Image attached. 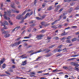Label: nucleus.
Here are the masks:
<instances>
[{
	"label": "nucleus",
	"instance_id": "f257e3e1",
	"mask_svg": "<svg viewBox=\"0 0 79 79\" xmlns=\"http://www.w3.org/2000/svg\"><path fill=\"white\" fill-rule=\"evenodd\" d=\"M10 13H11V10L7 11V12H4V14L3 15V16L5 19H6V20H9L10 19V18L9 17H7L6 16L8 15V14H10Z\"/></svg>",
	"mask_w": 79,
	"mask_h": 79
},
{
	"label": "nucleus",
	"instance_id": "f03ea898",
	"mask_svg": "<svg viewBox=\"0 0 79 79\" xmlns=\"http://www.w3.org/2000/svg\"><path fill=\"white\" fill-rule=\"evenodd\" d=\"M23 17V16H22L21 15H18L16 17V19H18V20H20L21 18Z\"/></svg>",
	"mask_w": 79,
	"mask_h": 79
},
{
	"label": "nucleus",
	"instance_id": "7ed1b4c3",
	"mask_svg": "<svg viewBox=\"0 0 79 79\" xmlns=\"http://www.w3.org/2000/svg\"><path fill=\"white\" fill-rule=\"evenodd\" d=\"M43 37V35H37L36 38L38 39V40H40L42 39V38Z\"/></svg>",
	"mask_w": 79,
	"mask_h": 79
},
{
	"label": "nucleus",
	"instance_id": "20e7f679",
	"mask_svg": "<svg viewBox=\"0 0 79 79\" xmlns=\"http://www.w3.org/2000/svg\"><path fill=\"white\" fill-rule=\"evenodd\" d=\"M61 17L60 16V18L59 19L55 21L54 22L51 23L52 25H54V24H55L56 23V22H57V21H60L61 19Z\"/></svg>",
	"mask_w": 79,
	"mask_h": 79
},
{
	"label": "nucleus",
	"instance_id": "39448f33",
	"mask_svg": "<svg viewBox=\"0 0 79 79\" xmlns=\"http://www.w3.org/2000/svg\"><path fill=\"white\" fill-rule=\"evenodd\" d=\"M21 66H25L27 64V60H26L24 61H22Z\"/></svg>",
	"mask_w": 79,
	"mask_h": 79
},
{
	"label": "nucleus",
	"instance_id": "423d86ee",
	"mask_svg": "<svg viewBox=\"0 0 79 79\" xmlns=\"http://www.w3.org/2000/svg\"><path fill=\"white\" fill-rule=\"evenodd\" d=\"M53 55L52 53H50V54H46L44 55L45 57H47V58H48V57H49V56H52V55Z\"/></svg>",
	"mask_w": 79,
	"mask_h": 79
},
{
	"label": "nucleus",
	"instance_id": "0eeeda50",
	"mask_svg": "<svg viewBox=\"0 0 79 79\" xmlns=\"http://www.w3.org/2000/svg\"><path fill=\"white\" fill-rule=\"evenodd\" d=\"M29 15H30V13H29V12L27 13L25 15L24 18H23V19H26L27 17L28 16H29Z\"/></svg>",
	"mask_w": 79,
	"mask_h": 79
},
{
	"label": "nucleus",
	"instance_id": "6e6552de",
	"mask_svg": "<svg viewBox=\"0 0 79 79\" xmlns=\"http://www.w3.org/2000/svg\"><path fill=\"white\" fill-rule=\"evenodd\" d=\"M10 36V34H9V33L5 34L4 35V37H6V38H7V37H9Z\"/></svg>",
	"mask_w": 79,
	"mask_h": 79
},
{
	"label": "nucleus",
	"instance_id": "1a4fd4ad",
	"mask_svg": "<svg viewBox=\"0 0 79 79\" xmlns=\"http://www.w3.org/2000/svg\"><path fill=\"white\" fill-rule=\"evenodd\" d=\"M73 7H71L68 10V11L69 13H71V11H73Z\"/></svg>",
	"mask_w": 79,
	"mask_h": 79
},
{
	"label": "nucleus",
	"instance_id": "9d476101",
	"mask_svg": "<svg viewBox=\"0 0 79 79\" xmlns=\"http://www.w3.org/2000/svg\"><path fill=\"white\" fill-rule=\"evenodd\" d=\"M11 7L13 8H15V6L14 3H12L11 4Z\"/></svg>",
	"mask_w": 79,
	"mask_h": 79
},
{
	"label": "nucleus",
	"instance_id": "9b49d317",
	"mask_svg": "<svg viewBox=\"0 0 79 79\" xmlns=\"http://www.w3.org/2000/svg\"><path fill=\"white\" fill-rule=\"evenodd\" d=\"M14 44L15 45V46H18L20 44L18 42H16V43H15Z\"/></svg>",
	"mask_w": 79,
	"mask_h": 79
},
{
	"label": "nucleus",
	"instance_id": "f8f14e48",
	"mask_svg": "<svg viewBox=\"0 0 79 79\" xmlns=\"http://www.w3.org/2000/svg\"><path fill=\"white\" fill-rule=\"evenodd\" d=\"M77 40V38H73V39L71 40V41H72V42H73L76 41Z\"/></svg>",
	"mask_w": 79,
	"mask_h": 79
},
{
	"label": "nucleus",
	"instance_id": "ddd939ff",
	"mask_svg": "<svg viewBox=\"0 0 79 79\" xmlns=\"http://www.w3.org/2000/svg\"><path fill=\"white\" fill-rule=\"evenodd\" d=\"M42 56H40L39 57H38L36 59V60H34V61H38V60L39 59H40V58H42Z\"/></svg>",
	"mask_w": 79,
	"mask_h": 79
},
{
	"label": "nucleus",
	"instance_id": "4468645a",
	"mask_svg": "<svg viewBox=\"0 0 79 79\" xmlns=\"http://www.w3.org/2000/svg\"><path fill=\"white\" fill-rule=\"evenodd\" d=\"M52 6H51L48 8V11H50V10H52Z\"/></svg>",
	"mask_w": 79,
	"mask_h": 79
},
{
	"label": "nucleus",
	"instance_id": "2eb2a0df",
	"mask_svg": "<svg viewBox=\"0 0 79 79\" xmlns=\"http://www.w3.org/2000/svg\"><path fill=\"white\" fill-rule=\"evenodd\" d=\"M30 23L31 24H35V21L34 20H32L30 22Z\"/></svg>",
	"mask_w": 79,
	"mask_h": 79
},
{
	"label": "nucleus",
	"instance_id": "dca6fc26",
	"mask_svg": "<svg viewBox=\"0 0 79 79\" xmlns=\"http://www.w3.org/2000/svg\"><path fill=\"white\" fill-rule=\"evenodd\" d=\"M50 39H51V38L48 37L47 38V40H48V42H50Z\"/></svg>",
	"mask_w": 79,
	"mask_h": 79
},
{
	"label": "nucleus",
	"instance_id": "f3484780",
	"mask_svg": "<svg viewBox=\"0 0 79 79\" xmlns=\"http://www.w3.org/2000/svg\"><path fill=\"white\" fill-rule=\"evenodd\" d=\"M0 24L1 26H4V24H5V23H2V21H0Z\"/></svg>",
	"mask_w": 79,
	"mask_h": 79
},
{
	"label": "nucleus",
	"instance_id": "a211bd4d",
	"mask_svg": "<svg viewBox=\"0 0 79 79\" xmlns=\"http://www.w3.org/2000/svg\"><path fill=\"white\" fill-rule=\"evenodd\" d=\"M8 33H9V32H8V31H6L3 32V34H8Z\"/></svg>",
	"mask_w": 79,
	"mask_h": 79
},
{
	"label": "nucleus",
	"instance_id": "6ab92c4d",
	"mask_svg": "<svg viewBox=\"0 0 79 79\" xmlns=\"http://www.w3.org/2000/svg\"><path fill=\"white\" fill-rule=\"evenodd\" d=\"M5 67H6V65L4 64L2 65V68L3 69H4V68H5Z\"/></svg>",
	"mask_w": 79,
	"mask_h": 79
},
{
	"label": "nucleus",
	"instance_id": "aec40b11",
	"mask_svg": "<svg viewBox=\"0 0 79 79\" xmlns=\"http://www.w3.org/2000/svg\"><path fill=\"white\" fill-rule=\"evenodd\" d=\"M36 19H37L38 20H41V19H42L41 18H40L38 17H36Z\"/></svg>",
	"mask_w": 79,
	"mask_h": 79
},
{
	"label": "nucleus",
	"instance_id": "412c9836",
	"mask_svg": "<svg viewBox=\"0 0 79 79\" xmlns=\"http://www.w3.org/2000/svg\"><path fill=\"white\" fill-rule=\"evenodd\" d=\"M11 61H12V63H13L14 64H16V63H15V60L12 59L11 60Z\"/></svg>",
	"mask_w": 79,
	"mask_h": 79
},
{
	"label": "nucleus",
	"instance_id": "4be33fe9",
	"mask_svg": "<svg viewBox=\"0 0 79 79\" xmlns=\"http://www.w3.org/2000/svg\"><path fill=\"white\" fill-rule=\"evenodd\" d=\"M73 66H77V67L79 66V64H76L75 62V63L74 64V65Z\"/></svg>",
	"mask_w": 79,
	"mask_h": 79
},
{
	"label": "nucleus",
	"instance_id": "5701e85b",
	"mask_svg": "<svg viewBox=\"0 0 79 79\" xmlns=\"http://www.w3.org/2000/svg\"><path fill=\"white\" fill-rule=\"evenodd\" d=\"M66 42L67 43H71V40H68L66 41Z\"/></svg>",
	"mask_w": 79,
	"mask_h": 79
},
{
	"label": "nucleus",
	"instance_id": "b1692460",
	"mask_svg": "<svg viewBox=\"0 0 79 79\" xmlns=\"http://www.w3.org/2000/svg\"><path fill=\"white\" fill-rule=\"evenodd\" d=\"M55 45H52L50 46H49V48H53V47H55Z\"/></svg>",
	"mask_w": 79,
	"mask_h": 79
},
{
	"label": "nucleus",
	"instance_id": "393cba45",
	"mask_svg": "<svg viewBox=\"0 0 79 79\" xmlns=\"http://www.w3.org/2000/svg\"><path fill=\"white\" fill-rule=\"evenodd\" d=\"M26 11H25L21 15H22V16H23V15H24L26 14Z\"/></svg>",
	"mask_w": 79,
	"mask_h": 79
},
{
	"label": "nucleus",
	"instance_id": "a878e982",
	"mask_svg": "<svg viewBox=\"0 0 79 79\" xmlns=\"http://www.w3.org/2000/svg\"><path fill=\"white\" fill-rule=\"evenodd\" d=\"M9 22L10 24V25H13V23H12V22L11 20H9Z\"/></svg>",
	"mask_w": 79,
	"mask_h": 79
},
{
	"label": "nucleus",
	"instance_id": "bb28decb",
	"mask_svg": "<svg viewBox=\"0 0 79 79\" xmlns=\"http://www.w3.org/2000/svg\"><path fill=\"white\" fill-rule=\"evenodd\" d=\"M32 47V45H30L29 46H28L26 48H31V47Z\"/></svg>",
	"mask_w": 79,
	"mask_h": 79
},
{
	"label": "nucleus",
	"instance_id": "cd10ccee",
	"mask_svg": "<svg viewBox=\"0 0 79 79\" xmlns=\"http://www.w3.org/2000/svg\"><path fill=\"white\" fill-rule=\"evenodd\" d=\"M42 52V49H40V50H39L38 52H36V53H40V52Z\"/></svg>",
	"mask_w": 79,
	"mask_h": 79
},
{
	"label": "nucleus",
	"instance_id": "c85d7f7f",
	"mask_svg": "<svg viewBox=\"0 0 79 79\" xmlns=\"http://www.w3.org/2000/svg\"><path fill=\"white\" fill-rule=\"evenodd\" d=\"M4 24H6V25H8V22L6 21H4Z\"/></svg>",
	"mask_w": 79,
	"mask_h": 79
},
{
	"label": "nucleus",
	"instance_id": "c756f323",
	"mask_svg": "<svg viewBox=\"0 0 79 79\" xmlns=\"http://www.w3.org/2000/svg\"><path fill=\"white\" fill-rule=\"evenodd\" d=\"M20 26H17L16 27H15V29H17L16 30V31H17V30H18V29H19V28H20Z\"/></svg>",
	"mask_w": 79,
	"mask_h": 79
},
{
	"label": "nucleus",
	"instance_id": "7c9ffc66",
	"mask_svg": "<svg viewBox=\"0 0 79 79\" xmlns=\"http://www.w3.org/2000/svg\"><path fill=\"white\" fill-rule=\"evenodd\" d=\"M76 3L74 2H72V3H71L70 4V5L71 6H73V5H74V4H75Z\"/></svg>",
	"mask_w": 79,
	"mask_h": 79
},
{
	"label": "nucleus",
	"instance_id": "2f4dec72",
	"mask_svg": "<svg viewBox=\"0 0 79 79\" xmlns=\"http://www.w3.org/2000/svg\"><path fill=\"white\" fill-rule=\"evenodd\" d=\"M63 68L65 69H68L69 68L68 67L66 66H64L63 67Z\"/></svg>",
	"mask_w": 79,
	"mask_h": 79
},
{
	"label": "nucleus",
	"instance_id": "473e14b6",
	"mask_svg": "<svg viewBox=\"0 0 79 79\" xmlns=\"http://www.w3.org/2000/svg\"><path fill=\"white\" fill-rule=\"evenodd\" d=\"M47 50H48V48H46L45 49H43L42 50V52H44L45 51H47Z\"/></svg>",
	"mask_w": 79,
	"mask_h": 79
},
{
	"label": "nucleus",
	"instance_id": "72a5a7b5",
	"mask_svg": "<svg viewBox=\"0 0 79 79\" xmlns=\"http://www.w3.org/2000/svg\"><path fill=\"white\" fill-rule=\"evenodd\" d=\"M57 52V49H54L53 51L52 52H54V53H56Z\"/></svg>",
	"mask_w": 79,
	"mask_h": 79
},
{
	"label": "nucleus",
	"instance_id": "f704fd0d",
	"mask_svg": "<svg viewBox=\"0 0 79 79\" xmlns=\"http://www.w3.org/2000/svg\"><path fill=\"white\" fill-rule=\"evenodd\" d=\"M3 29H8L7 27L5 25H4V27L3 28Z\"/></svg>",
	"mask_w": 79,
	"mask_h": 79
},
{
	"label": "nucleus",
	"instance_id": "c9c22d12",
	"mask_svg": "<svg viewBox=\"0 0 79 79\" xmlns=\"http://www.w3.org/2000/svg\"><path fill=\"white\" fill-rule=\"evenodd\" d=\"M71 1V0H64V2H69Z\"/></svg>",
	"mask_w": 79,
	"mask_h": 79
},
{
	"label": "nucleus",
	"instance_id": "e433bc0d",
	"mask_svg": "<svg viewBox=\"0 0 79 79\" xmlns=\"http://www.w3.org/2000/svg\"><path fill=\"white\" fill-rule=\"evenodd\" d=\"M37 31V29L36 28H34L32 30V32H35Z\"/></svg>",
	"mask_w": 79,
	"mask_h": 79
},
{
	"label": "nucleus",
	"instance_id": "4c0bfd02",
	"mask_svg": "<svg viewBox=\"0 0 79 79\" xmlns=\"http://www.w3.org/2000/svg\"><path fill=\"white\" fill-rule=\"evenodd\" d=\"M56 71H58V69H56L55 70H53V71H52V72H56Z\"/></svg>",
	"mask_w": 79,
	"mask_h": 79
},
{
	"label": "nucleus",
	"instance_id": "58836bf2",
	"mask_svg": "<svg viewBox=\"0 0 79 79\" xmlns=\"http://www.w3.org/2000/svg\"><path fill=\"white\" fill-rule=\"evenodd\" d=\"M35 26V23H34L33 24H32L30 25V26L31 27H34V26Z\"/></svg>",
	"mask_w": 79,
	"mask_h": 79
},
{
	"label": "nucleus",
	"instance_id": "ea45409f",
	"mask_svg": "<svg viewBox=\"0 0 79 79\" xmlns=\"http://www.w3.org/2000/svg\"><path fill=\"white\" fill-rule=\"evenodd\" d=\"M10 46L12 47H13L14 46H15V43L14 44H12L10 45Z\"/></svg>",
	"mask_w": 79,
	"mask_h": 79
},
{
	"label": "nucleus",
	"instance_id": "a19ab883",
	"mask_svg": "<svg viewBox=\"0 0 79 79\" xmlns=\"http://www.w3.org/2000/svg\"><path fill=\"white\" fill-rule=\"evenodd\" d=\"M34 52L33 50H31L28 52V53H32V52Z\"/></svg>",
	"mask_w": 79,
	"mask_h": 79
},
{
	"label": "nucleus",
	"instance_id": "79ce46f5",
	"mask_svg": "<svg viewBox=\"0 0 79 79\" xmlns=\"http://www.w3.org/2000/svg\"><path fill=\"white\" fill-rule=\"evenodd\" d=\"M33 13L34 12L33 11H31L30 14L29 16H30L31 15H32Z\"/></svg>",
	"mask_w": 79,
	"mask_h": 79
},
{
	"label": "nucleus",
	"instance_id": "37998d69",
	"mask_svg": "<svg viewBox=\"0 0 79 79\" xmlns=\"http://www.w3.org/2000/svg\"><path fill=\"white\" fill-rule=\"evenodd\" d=\"M79 9V6H78L75 8V10H77Z\"/></svg>",
	"mask_w": 79,
	"mask_h": 79
},
{
	"label": "nucleus",
	"instance_id": "c03bdc74",
	"mask_svg": "<svg viewBox=\"0 0 79 79\" xmlns=\"http://www.w3.org/2000/svg\"><path fill=\"white\" fill-rule=\"evenodd\" d=\"M35 53H37V52H34L32 53L31 54H30L31 55H32L33 54H35Z\"/></svg>",
	"mask_w": 79,
	"mask_h": 79
},
{
	"label": "nucleus",
	"instance_id": "a18cd8bd",
	"mask_svg": "<svg viewBox=\"0 0 79 79\" xmlns=\"http://www.w3.org/2000/svg\"><path fill=\"white\" fill-rule=\"evenodd\" d=\"M40 32H42V33H44V32H45V30H43L40 31Z\"/></svg>",
	"mask_w": 79,
	"mask_h": 79
},
{
	"label": "nucleus",
	"instance_id": "49530a36",
	"mask_svg": "<svg viewBox=\"0 0 79 79\" xmlns=\"http://www.w3.org/2000/svg\"><path fill=\"white\" fill-rule=\"evenodd\" d=\"M65 35L66 34H65V31H64V32L61 34V35Z\"/></svg>",
	"mask_w": 79,
	"mask_h": 79
},
{
	"label": "nucleus",
	"instance_id": "de8ad7c7",
	"mask_svg": "<svg viewBox=\"0 0 79 79\" xmlns=\"http://www.w3.org/2000/svg\"><path fill=\"white\" fill-rule=\"evenodd\" d=\"M71 36H68V37H67V39H71Z\"/></svg>",
	"mask_w": 79,
	"mask_h": 79
},
{
	"label": "nucleus",
	"instance_id": "09e8293b",
	"mask_svg": "<svg viewBox=\"0 0 79 79\" xmlns=\"http://www.w3.org/2000/svg\"><path fill=\"white\" fill-rule=\"evenodd\" d=\"M11 12H12V13H15V10H11Z\"/></svg>",
	"mask_w": 79,
	"mask_h": 79
},
{
	"label": "nucleus",
	"instance_id": "8fccbe9b",
	"mask_svg": "<svg viewBox=\"0 0 79 79\" xmlns=\"http://www.w3.org/2000/svg\"><path fill=\"white\" fill-rule=\"evenodd\" d=\"M75 63V62H71V65H74V63Z\"/></svg>",
	"mask_w": 79,
	"mask_h": 79
},
{
	"label": "nucleus",
	"instance_id": "3c124183",
	"mask_svg": "<svg viewBox=\"0 0 79 79\" xmlns=\"http://www.w3.org/2000/svg\"><path fill=\"white\" fill-rule=\"evenodd\" d=\"M37 0H35L34 3L35 5V4H36V3H37Z\"/></svg>",
	"mask_w": 79,
	"mask_h": 79
},
{
	"label": "nucleus",
	"instance_id": "603ef678",
	"mask_svg": "<svg viewBox=\"0 0 79 79\" xmlns=\"http://www.w3.org/2000/svg\"><path fill=\"white\" fill-rule=\"evenodd\" d=\"M26 27V26H24L22 28V30H24V29H25Z\"/></svg>",
	"mask_w": 79,
	"mask_h": 79
},
{
	"label": "nucleus",
	"instance_id": "864d4df0",
	"mask_svg": "<svg viewBox=\"0 0 79 79\" xmlns=\"http://www.w3.org/2000/svg\"><path fill=\"white\" fill-rule=\"evenodd\" d=\"M31 74H34V75H35V72H31Z\"/></svg>",
	"mask_w": 79,
	"mask_h": 79
},
{
	"label": "nucleus",
	"instance_id": "5fc2aeb1",
	"mask_svg": "<svg viewBox=\"0 0 79 79\" xmlns=\"http://www.w3.org/2000/svg\"><path fill=\"white\" fill-rule=\"evenodd\" d=\"M1 7H2L3 6V3L2 2L1 3Z\"/></svg>",
	"mask_w": 79,
	"mask_h": 79
},
{
	"label": "nucleus",
	"instance_id": "6e6d98bb",
	"mask_svg": "<svg viewBox=\"0 0 79 79\" xmlns=\"http://www.w3.org/2000/svg\"><path fill=\"white\" fill-rule=\"evenodd\" d=\"M61 55H62L61 54H58L56 56V57H58V56H61Z\"/></svg>",
	"mask_w": 79,
	"mask_h": 79
},
{
	"label": "nucleus",
	"instance_id": "4d7b16f0",
	"mask_svg": "<svg viewBox=\"0 0 79 79\" xmlns=\"http://www.w3.org/2000/svg\"><path fill=\"white\" fill-rule=\"evenodd\" d=\"M5 73L7 74H9V75H10L11 74L10 73H9L8 72H5Z\"/></svg>",
	"mask_w": 79,
	"mask_h": 79
},
{
	"label": "nucleus",
	"instance_id": "13d9d810",
	"mask_svg": "<svg viewBox=\"0 0 79 79\" xmlns=\"http://www.w3.org/2000/svg\"><path fill=\"white\" fill-rule=\"evenodd\" d=\"M1 61H2L4 62H5V58H3Z\"/></svg>",
	"mask_w": 79,
	"mask_h": 79
},
{
	"label": "nucleus",
	"instance_id": "bf43d9fd",
	"mask_svg": "<svg viewBox=\"0 0 79 79\" xmlns=\"http://www.w3.org/2000/svg\"><path fill=\"white\" fill-rule=\"evenodd\" d=\"M62 26H63V25H60L59 26H58V27L59 28H60V27H62Z\"/></svg>",
	"mask_w": 79,
	"mask_h": 79
},
{
	"label": "nucleus",
	"instance_id": "052dcab7",
	"mask_svg": "<svg viewBox=\"0 0 79 79\" xmlns=\"http://www.w3.org/2000/svg\"><path fill=\"white\" fill-rule=\"evenodd\" d=\"M30 37L27 36H25L23 38L24 39H29Z\"/></svg>",
	"mask_w": 79,
	"mask_h": 79
},
{
	"label": "nucleus",
	"instance_id": "680f3d73",
	"mask_svg": "<svg viewBox=\"0 0 79 79\" xmlns=\"http://www.w3.org/2000/svg\"><path fill=\"white\" fill-rule=\"evenodd\" d=\"M41 25H42L43 26H44L45 24V23H44V22H42L41 23Z\"/></svg>",
	"mask_w": 79,
	"mask_h": 79
},
{
	"label": "nucleus",
	"instance_id": "e2e57ef3",
	"mask_svg": "<svg viewBox=\"0 0 79 79\" xmlns=\"http://www.w3.org/2000/svg\"><path fill=\"white\" fill-rule=\"evenodd\" d=\"M54 39H56V40H58V39L59 38H58V37H54Z\"/></svg>",
	"mask_w": 79,
	"mask_h": 79
},
{
	"label": "nucleus",
	"instance_id": "0e129e2a",
	"mask_svg": "<svg viewBox=\"0 0 79 79\" xmlns=\"http://www.w3.org/2000/svg\"><path fill=\"white\" fill-rule=\"evenodd\" d=\"M12 68L13 69H15V68H16V67H15V65H13L12 66Z\"/></svg>",
	"mask_w": 79,
	"mask_h": 79
},
{
	"label": "nucleus",
	"instance_id": "69168bd1",
	"mask_svg": "<svg viewBox=\"0 0 79 79\" xmlns=\"http://www.w3.org/2000/svg\"><path fill=\"white\" fill-rule=\"evenodd\" d=\"M23 22H24V20H22L19 23L21 24V23H23Z\"/></svg>",
	"mask_w": 79,
	"mask_h": 79
},
{
	"label": "nucleus",
	"instance_id": "338daca9",
	"mask_svg": "<svg viewBox=\"0 0 79 79\" xmlns=\"http://www.w3.org/2000/svg\"><path fill=\"white\" fill-rule=\"evenodd\" d=\"M63 19H66V16H64L63 18Z\"/></svg>",
	"mask_w": 79,
	"mask_h": 79
},
{
	"label": "nucleus",
	"instance_id": "774afa93",
	"mask_svg": "<svg viewBox=\"0 0 79 79\" xmlns=\"http://www.w3.org/2000/svg\"><path fill=\"white\" fill-rule=\"evenodd\" d=\"M72 77V79H76V77H73V76H72L71 77Z\"/></svg>",
	"mask_w": 79,
	"mask_h": 79
}]
</instances>
